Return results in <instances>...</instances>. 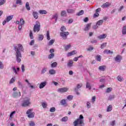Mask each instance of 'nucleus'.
<instances>
[{"mask_svg": "<svg viewBox=\"0 0 126 126\" xmlns=\"http://www.w3.org/2000/svg\"><path fill=\"white\" fill-rule=\"evenodd\" d=\"M68 67H72L73 66V61L69 60L67 63Z\"/></svg>", "mask_w": 126, "mask_h": 126, "instance_id": "obj_11", "label": "nucleus"}, {"mask_svg": "<svg viewBox=\"0 0 126 126\" xmlns=\"http://www.w3.org/2000/svg\"><path fill=\"white\" fill-rule=\"evenodd\" d=\"M46 38L48 41H50V40H51V36H50V32H49V31L47 32Z\"/></svg>", "mask_w": 126, "mask_h": 126, "instance_id": "obj_27", "label": "nucleus"}, {"mask_svg": "<svg viewBox=\"0 0 126 126\" xmlns=\"http://www.w3.org/2000/svg\"><path fill=\"white\" fill-rule=\"evenodd\" d=\"M12 96L14 98H18L21 96V93L19 91L15 92L13 93Z\"/></svg>", "mask_w": 126, "mask_h": 126, "instance_id": "obj_7", "label": "nucleus"}, {"mask_svg": "<svg viewBox=\"0 0 126 126\" xmlns=\"http://www.w3.org/2000/svg\"><path fill=\"white\" fill-rule=\"evenodd\" d=\"M81 87H82V84H78L77 85V87L75 88L74 91L77 95H80V93L78 92V89H80Z\"/></svg>", "mask_w": 126, "mask_h": 126, "instance_id": "obj_6", "label": "nucleus"}, {"mask_svg": "<svg viewBox=\"0 0 126 126\" xmlns=\"http://www.w3.org/2000/svg\"><path fill=\"white\" fill-rule=\"evenodd\" d=\"M15 82V77H12L10 80L9 83L11 84Z\"/></svg>", "mask_w": 126, "mask_h": 126, "instance_id": "obj_42", "label": "nucleus"}, {"mask_svg": "<svg viewBox=\"0 0 126 126\" xmlns=\"http://www.w3.org/2000/svg\"><path fill=\"white\" fill-rule=\"evenodd\" d=\"M87 108H88V109H90V108H91V103H90V102L89 101L87 102Z\"/></svg>", "mask_w": 126, "mask_h": 126, "instance_id": "obj_48", "label": "nucleus"}, {"mask_svg": "<svg viewBox=\"0 0 126 126\" xmlns=\"http://www.w3.org/2000/svg\"><path fill=\"white\" fill-rule=\"evenodd\" d=\"M32 109H29L26 112L27 115H30V114H31V113H33L32 112Z\"/></svg>", "mask_w": 126, "mask_h": 126, "instance_id": "obj_54", "label": "nucleus"}, {"mask_svg": "<svg viewBox=\"0 0 126 126\" xmlns=\"http://www.w3.org/2000/svg\"><path fill=\"white\" fill-rule=\"evenodd\" d=\"M74 11H75V10L73 9H67V12L68 13H74Z\"/></svg>", "mask_w": 126, "mask_h": 126, "instance_id": "obj_24", "label": "nucleus"}, {"mask_svg": "<svg viewBox=\"0 0 126 126\" xmlns=\"http://www.w3.org/2000/svg\"><path fill=\"white\" fill-rule=\"evenodd\" d=\"M90 27H91V23L87 24L84 29V31H88V30H89L90 29Z\"/></svg>", "mask_w": 126, "mask_h": 126, "instance_id": "obj_17", "label": "nucleus"}, {"mask_svg": "<svg viewBox=\"0 0 126 126\" xmlns=\"http://www.w3.org/2000/svg\"><path fill=\"white\" fill-rule=\"evenodd\" d=\"M14 50L16 52L15 56L17 63H21V58H22L21 52H23V51H24V49H23V46H22V45L18 44L17 46H14Z\"/></svg>", "mask_w": 126, "mask_h": 126, "instance_id": "obj_1", "label": "nucleus"}, {"mask_svg": "<svg viewBox=\"0 0 126 126\" xmlns=\"http://www.w3.org/2000/svg\"><path fill=\"white\" fill-rule=\"evenodd\" d=\"M124 9V6H121L120 8L118 9V11L121 12Z\"/></svg>", "mask_w": 126, "mask_h": 126, "instance_id": "obj_64", "label": "nucleus"}, {"mask_svg": "<svg viewBox=\"0 0 126 126\" xmlns=\"http://www.w3.org/2000/svg\"><path fill=\"white\" fill-rule=\"evenodd\" d=\"M107 46V42L103 43L101 45L100 48L101 49H104L105 47Z\"/></svg>", "mask_w": 126, "mask_h": 126, "instance_id": "obj_47", "label": "nucleus"}, {"mask_svg": "<svg viewBox=\"0 0 126 126\" xmlns=\"http://www.w3.org/2000/svg\"><path fill=\"white\" fill-rule=\"evenodd\" d=\"M54 57H55V54L54 53H51V54H50L48 56V59H49L50 60H51V59H53V58H54Z\"/></svg>", "mask_w": 126, "mask_h": 126, "instance_id": "obj_44", "label": "nucleus"}, {"mask_svg": "<svg viewBox=\"0 0 126 126\" xmlns=\"http://www.w3.org/2000/svg\"><path fill=\"white\" fill-rule=\"evenodd\" d=\"M117 78L119 81H123V78L120 76H118Z\"/></svg>", "mask_w": 126, "mask_h": 126, "instance_id": "obj_60", "label": "nucleus"}, {"mask_svg": "<svg viewBox=\"0 0 126 126\" xmlns=\"http://www.w3.org/2000/svg\"><path fill=\"white\" fill-rule=\"evenodd\" d=\"M39 13L40 14H47V11L45 10H40Z\"/></svg>", "mask_w": 126, "mask_h": 126, "instance_id": "obj_28", "label": "nucleus"}, {"mask_svg": "<svg viewBox=\"0 0 126 126\" xmlns=\"http://www.w3.org/2000/svg\"><path fill=\"white\" fill-rule=\"evenodd\" d=\"M40 29H41V26L40 25V23L36 22L35 24L33 26V32H39L40 31Z\"/></svg>", "mask_w": 126, "mask_h": 126, "instance_id": "obj_4", "label": "nucleus"}, {"mask_svg": "<svg viewBox=\"0 0 126 126\" xmlns=\"http://www.w3.org/2000/svg\"><path fill=\"white\" fill-rule=\"evenodd\" d=\"M122 34L123 35L126 34V25L124 26L122 29Z\"/></svg>", "mask_w": 126, "mask_h": 126, "instance_id": "obj_23", "label": "nucleus"}, {"mask_svg": "<svg viewBox=\"0 0 126 126\" xmlns=\"http://www.w3.org/2000/svg\"><path fill=\"white\" fill-rule=\"evenodd\" d=\"M84 13V11H83V10H82L77 14V15H78V16H80V15H82Z\"/></svg>", "mask_w": 126, "mask_h": 126, "instance_id": "obj_40", "label": "nucleus"}, {"mask_svg": "<svg viewBox=\"0 0 126 126\" xmlns=\"http://www.w3.org/2000/svg\"><path fill=\"white\" fill-rule=\"evenodd\" d=\"M34 43H35V40H32L30 42V46H33V44H34Z\"/></svg>", "mask_w": 126, "mask_h": 126, "instance_id": "obj_62", "label": "nucleus"}, {"mask_svg": "<svg viewBox=\"0 0 126 126\" xmlns=\"http://www.w3.org/2000/svg\"><path fill=\"white\" fill-rule=\"evenodd\" d=\"M70 47H71L70 44L66 45V46H65V48H64L65 50V51H68V50H69V48H70Z\"/></svg>", "mask_w": 126, "mask_h": 126, "instance_id": "obj_46", "label": "nucleus"}, {"mask_svg": "<svg viewBox=\"0 0 126 126\" xmlns=\"http://www.w3.org/2000/svg\"><path fill=\"white\" fill-rule=\"evenodd\" d=\"M49 74H51V75H54V74H56V70L54 69H51L49 71Z\"/></svg>", "mask_w": 126, "mask_h": 126, "instance_id": "obj_26", "label": "nucleus"}, {"mask_svg": "<svg viewBox=\"0 0 126 126\" xmlns=\"http://www.w3.org/2000/svg\"><path fill=\"white\" fill-rule=\"evenodd\" d=\"M31 99L29 98H27L25 99H24L21 104V106H22V107H24V108L26 107H29V106H30L31 105Z\"/></svg>", "mask_w": 126, "mask_h": 126, "instance_id": "obj_2", "label": "nucleus"}, {"mask_svg": "<svg viewBox=\"0 0 126 126\" xmlns=\"http://www.w3.org/2000/svg\"><path fill=\"white\" fill-rule=\"evenodd\" d=\"M42 106L43 108H47V104H46V103H45V102L42 103Z\"/></svg>", "mask_w": 126, "mask_h": 126, "instance_id": "obj_61", "label": "nucleus"}, {"mask_svg": "<svg viewBox=\"0 0 126 126\" xmlns=\"http://www.w3.org/2000/svg\"><path fill=\"white\" fill-rule=\"evenodd\" d=\"M68 90V88H62L58 89V92L60 93H65V92H67Z\"/></svg>", "mask_w": 126, "mask_h": 126, "instance_id": "obj_8", "label": "nucleus"}, {"mask_svg": "<svg viewBox=\"0 0 126 126\" xmlns=\"http://www.w3.org/2000/svg\"><path fill=\"white\" fill-rule=\"evenodd\" d=\"M55 43V39H51L50 40V41L48 42V46H52L53 44Z\"/></svg>", "mask_w": 126, "mask_h": 126, "instance_id": "obj_30", "label": "nucleus"}, {"mask_svg": "<svg viewBox=\"0 0 126 126\" xmlns=\"http://www.w3.org/2000/svg\"><path fill=\"white\" fill-rule=\"evenodd\" d=\"M106 37H107V34L105 33L97 36L98 39H99V40H102V39H105V38Z\"/></svg>", "mask_w": 126, "mask_h": 126, "instance_id": "obj_15", "label": "nucleus"}, {"mask_svg": "<svg viewBox=\"0 0 126 126\" xmlns=\"http://www.w3.org/2000/svg\"><path fill=\"white\" fill-rule=\"evenodd\" d=\"M46 85H47V82L46 81L41 82V83H40V84L39 86V88L40 89H42V88H44V87H45V86H46Z\"/></svg>", "mask_w": 126, "mask_h": 126, "instance_id": "obj_10", "label": "nucleus"}, {"mask_svg": "<svg viewBox=\"0 0 126 126\" xmlns=\"http://www.w3.org/2000/svg\"><path fill=\"white\" fill-rule=\"evenodd\" d=\"M104 53L105 54H113V51H111V50H105L104 51Z\"/></svg>", "mask_w": 126, "mask_h": 126, "instance_id": "obj_43", "label": "nucleus"}, {"mask_svg": "<svg viewBox=\"0 0 126 126\" xmlns=\"http://www.w3.org/2000/svg\"><path fill=\"white\" fill-rule=\"evenodd\" d=\"M30 37L31 38V39H33L34 36H33V33L32 32H30Z\"/></svg>", "mask_w": 126, "mask_h": 126, "instance_id": "obj_56", "label": "nucleus"}, {"mask_svg": "<svg viewBox=\"0 0 126 126\" xmlns=\"http://www.w3.org/2000/svg\"><path fill=\"white\" fill-rule=\"evenodd\" d=\"M97 42V40L93 39L91 41V43H92V44H96Z\"/></svg>", "mask_w": 126, "mask_h": 126, "instance_id": "obj_59", "label": "nucleus"}, {"mask_svg": "<svg viewBox=\"0 0 126 126\" xmlns=\"http://www.w3.org/2000/svg\"><path fill=\"white\" fill-rule=\"evenodd\" d=\"M73 98V96L71 95H68L67 97V100H69V101H71V100H72V98Z\"/></svg>", "mask_w": 126, "mask_h": 126, "instance_id": "obj_51", "label": "nucleus"}, {"mask_svg": "<svg viewBox=\"0 0 126 126\" xmlns=\"http://www.w3.org/2000/svg\"><path fill=\"white\" fill-rule=\"evenodd\" d=\"M43 39H44V35H43V34H39L38 36L39 41H42Z\"/></svg>", "mask_w": 126, "mask_h": 126, "instance_id": "obj_35", "label": "nucleus"}, {"mask_svg": "<svg viewBox=\"0 0 126 126\" xmlns=\"http://www.w3.org/2000/svg\"><path fill=\"white\" fill-rule=\"evenodd\" d=\"M6 0H1L0 1V5H2V4H4L5 3V1Z\"/></svg>", "mask_w": 126, "mask_h": 126, "instance_id": "obj_55", "label": "nucleus"}, {"mask_svg": "<svg viewBox=\"0 0 126 126\" xmlns=\"http://www.w3.org/2000/svg\"><path fill=\"white\" fill-rule=\"evenodd\" d=\"M102 59V57H101V56L99 55H98L97 56H96V60L97 61V62H101V59Z\"/></svg>", "mask_w": 126, "mask_h": 126, "instance_id": "obj_34", "label": "nucleus"}, {"mask_svg": "<svg viewBox=\"0 0 126 126\" xmlns=\"http://www.w3.org/2000/svg\"><path fill=\"white\" fill-rule=\"evenodd\" d=\"M113 90V88H108L106 90V93H110Z\"/></svg>", "mask_w": 126, "mask_h": 126, "instance_id": "obj_33", "label": "nucleus"}, {"mask_svg": "<svg viewBox=\"0 0 126 126\" xmlns=\"http://www.w3.org/2000/svg\"><path fill=\"white\" fill-rule=\"evenodd\" d=\"M46 71H47V68L46 67L43 68L41 70V74H44V73H45Z\"/></svg>", "mask_w": 126, "mask_h": 126, "instance_id": "obj_52", "label": "nucleus"}, {"mask_svg": "<svg viewBox=\"0 0 126 126\" xmlns=\"http://www.w3.org/2000/svg\"><path fill=\"white\" fill-rule=\"evenodd\" d=\"M60 30L62 32H64V31H66V29L64 26H63L61 28Z\"/></svg>", "mask_w": 126, "mask_h": 126, "instance_id": "obj_36", "label": "nucleus"}, {"mask_svg": "<svg viewBox=\"0 0 126 126\" xmlns=\"http://www.w3.org/2000/svg\"><path fill=\"white\" fill-rule=\"evenodd\" d=\"M12 69L13 72L14 73H15V74H18L17 72H18V71H19V70H20V68L19 67H17L16 69V68H15V66L12 67Z\"/></svg>", "mask_w": 126, "mask_h": 126, "instance_id": "obj_13", "label": "nucleus"}, {"mask_svg": "<svg viewBox=\"0 0 126 126\" xmlns=\"http://www.w3.org/2000/svg\"><path fill=\"white\" fill-rule=\"evenodd\" d=\"M32 15L35 19H38V17H39V16H38V12L36 11H33Z\"/></svg>", "mask_w": 126, "mask_h": 126, "instance_id": "obj_18", "label": "nucleus"}, {"mask_svg": "<svg viewBox=\"0 0 126 126\" xmlns=\"http://www.w3.org/2000/svg\"><path fill=\"white\" fill-rule=\"evenodd\" d=\"M93 50H94V47H93V46H89V48H87V51L90 52L91 51H93Z\"/></svg>", "mask_w": 126, "mask_h": 126, "instance_id": "obj_38", "label": "nucleus"}, {"mask_svg": "<svg viewBox=\"0 0 126 126\" xmlns=\"http://www.w3.org/2000/svg\"><path fill=\"white\" fill-rule=\"evenodd\" d=\"M21 68H22V72H24L25 71V66H24V65L23 64L22 65Z\"/></svg>", "mask_w": 126, "mask_h": 126, "instance_id": "obj_57", "label": "nucleus"}, {"mask_svg": "<svg viewBox=\"0 0 126 126\" xmlns=\"http://www.w3.org/2000/svg\"><path fill=\"white\" fill-rule=\"evenodd\" d=\"M20 23L21 25H24V23H25V21H24V20H23V19H21L20 20Z\"/></svg>", "mask_w": 126, "mask_h": 126, "instance_id": "obj_50", "label": "nucleus"}, {"mask_svg": "<svg viewBox=\"0 0 126 126\" xmlns=\"http://www.w3.org/2000/svg\"><path fill=\"white\" fill-rule=\"evenodd\" d=\"M30 126H35V123L33 121H31L30 123Z\"/></svg>", "mask_w": 126, "mask_h": 126, "instance_id": "obj_63", "label": "nucleus"}, {"mask_svg": "<svg viewBox=\"0 0 126 126\" xmlns=\"http://www.w3.org/2000/svg\"><path fill=\"white\" fill-rule=\"evenodd\" d=\"M16 4H20V5H22V0H16Z\"/></svg>", "mask_w": 126, "mask_h": 126, "instance_id": "obj_39", "label": "nucleus"}, {"mask_svg": "<svg viewBox=\"0 0 126 126\" xmlns=\"http://www.w3.org/2000/svg\"><path fill=\"white\" fill-rule=\"evenodd\" d=\"M67 120H68V118L67 117H64L61 119V121L62 122H67Z\"/></svg>", "mask_w": 126, "mask_h": 126, "instance_id": "obj_41", "label": "nucleus"}, {"mask_svg": "<svg viewBox=\"0 0 126 126\" xmlns=\"http://www.w3.org/2000/svg\"><path fill=\"white\" fill-rule=\"evenodd\" d=\"M68 35H69V32H60V36L63 38V40H66Z\"/></svg>", "mask_w": 126, "mask_h": 126, "instance_id": "obj_5", "label": "nucleus"}, {"mask_svg": "<svg viewBox=\"0 0 126 126\" xmlns=\"http://www.w3.org/2000/svg\"><path fill=\"white\" fill-rule=\"evenodd\" d=\"M109 5H111V3H110V2H106L102 5L101 7H102L103 8H105L107 7H109Z\"/></svg>", "mask_w": 126, "mask_h": 126, "instance_id": "obj_14", "label": "nucleus"}, {"mask_svg": "<svg viewBox=\"0 0 126 126\" xmlns=\"http://www.w3.org/2000/svg\"><path fill=\"white\" fill-rule=\"evenodd\" d=\"M50 112H51V113H54V112H56V108L51 107L50 109Z\"/></svg>", "mask_w": 126, "mask_h": 126, "instance_id": "obj_49", "label": "nucleus"}, {"mask_svg": "<svg viewBox=\"0 0 126 126\" xmlns=\"http://www.w3.org/2000/svg\"><path fill=\"white\" fill-rule=\"evenodd\" d=\"M104 22V21L103 20H100L99 21H97L96 23V25H98V26H100L103 24V23Z\"/></svg>", "mask_w": 126, "mask_h": 126, "instance_id": "obj_25", "label": "nucleus"}, {"mask_svg": "<svg viewBox=\"0 0 126 126\" xmlns=\"http://www.w3.org/2000/svg\"><path fill=\"white\" fill-rule=\"evenodd\" d=\"M98 69L101 71H104V70H106V66L105 65L99 66L98 67Z\"/></svg>", "mask_w": 126, "mask_h": 126, "instance_id": "obj_20", "label": "nucleus"}, {"mask_svg": "<svg viewBox=\"0 0 126 126\" xmlns=\"http://www.w3.org/2000/svg\"><path fill=\"white\" fill-rule=\"evenodd\" d=\"M28 118H30V119H31L32 118H34V113H31L30 114H28Z\"/></svg>", "mask_w": 126, "mask_h": 126, "instance_id": "obj_37", "label": "nucleus"}, {"mask_svg": "<svg viewBox=\"0 0 126 126\" xmlns=\"http://www.w3.org/2000/svg\"><path fill=\"white\" fill-rule=\"evenodd\" d=\"M61 16H63V17H66V11L63 10L61 12Z\"/></svg>", "mask_w": 126, "mask_h": 126, "instance_id": "obj_22", "label": "nucleus"}, {"mask_svg": "<svg viewBox=\"0 0 126 126\" xmlns=\"http://www.w3.org/2000/svg\"><path fill=\"white\" fill-rule=\"evenodd\" d=\"M115 99V95H110L108 97V100L111 101Z\"/></svg>", "mask_w": 126, "mask_h": 126, "instance_id": "obj_29", "label": "nucleus"}, {"mask_svg": "<svg viewBox=\"0 0 126 126\" xmlns=\"http://www.w3.org/2000/svg\"><path fill=\"white\" fill-rule=\"evenodd\" d=\"M16 112L15 111H12L10 114V119H12V117H13V115L14 114H15Z\"/></svg>", "mask_w": 126, "mask_h": 126, "instance_id": "obj_53", "label": "nucleus"}, {"mask_svg": "<svg viewBox=\"0 0 126 126\" xmlns=\"http://www.w3.org/2000/svg\"><path fill=\"white\" fill-rule=\"evenodd\" d=\"M86 88H89V90H91V85H90V83L87 82L86 83Z\"/></svg>", "mask_w": 126, "mask_h": 126, "instance_id": "obj_31", "label": "nucleus"}, {"mask_svg": "<svg viewBox=\"0 0 126 126\" xmlns=\"http://www.w3.org/2000/svg\"><path fill=\"white\" fill-rule=\"evenodd\" d=\"M12 18H13V15L8 16L6 18L7 22H9L10 20H12Z\"/></svg>", "mask_w": 126, "mask_h": 126, "instance_id": "obj_19", "label": "nucleus"}, {"mask_svg": "<svg viewBox=\"0 0 126 126\" xmlns=\"http://www.w3.org/2000/svg\"><path fill=\"white\" fill-rule=\"evenodd\" d=\"M113 110V106L109 105L107 108L106 112H111Z\"/></svg>", "mask_w": 126, "mask_h": 126, "instance_id": "obj_21", "label": "nucleus"}, {"mask_svg": "<svg viewBox=\"0 0 126 126\" xmlns=\"http://www.w3.org/2000/svg\"><path fill=\"white\" fill-rule=\"evenodd\" d=\"M115 61L116 62V63H120L121 61H122V56L117 55L115 58Z\"/></svg>", "mask_w": 126, "mask_h": 126, "instance_id": "obj_9", "label": "nucleus"}, {"mask_svg": "<svg viewBox=\"0 0 126 126\" xmlns=\"http://www.w3.org/2000/svg\"><path fill=\"white\" fill-rule=\"evenodd\" d=\"M83 116L82 115H80L79 116V118L77 119L73 122L74 126H76L79 124L80 125H82L83 124Z\"/></svg>", "mask_w": 126, "mask_h": 126, "instance_id": "obj_3", "label": "nucleus"}, {"mask_svg": "<svg viewBox=\"0 0 126 126\" xmlns=\"http://www.w3.org/2000/svg\"><path fill=\"white\" fill-rule=\"evenodd\" d=\"M3 64L2 62L0 61V69H3Z\"/></svg>", "mask_w": 126, "mask_h": 126, "instance_id": "obj_58", "label": "nucleus"}, {"mask_svg": "<svg viewBox=\"0 0 126 126\" xmlns=\"http://www.w3.org/2000/svg\"><path fill=\"white\" fill-rule=\"evenodd\" d=\"M58 65V63L57 62H54L51 64V67H56Z\"/></svg>", "mask_w": 126, "mask_h": 126, "instance_id": "obj_45", "label": "nucleus"}, {"mask_svg": "<svg viewBox=\"0 0 126 126\" xmlns=\"http://www.w3.org/2000/svg\"><path fill=\"white\" fill-rule=\"evenodd\" d=\"M26 8H27L28 10H30L31 9L30 8V6L29 5V2H27L26 3Z\"/></svg>", "mask_w": 126, "mask_h": 126, "instance_id": "obj_32", "label": "nucleus"}, {"mask_svg": "<svg viewBox=\"0 0 126 126\" xmlns=\"http://www.w3.org/2000/svg\"><path fill=\"white\" fill-rule=\"evenodd\" d=\"M61 105L64 106V107H67V103H66V99H62L60 102Z\"/></svg>", "mask_w": 126, "mask_h": 126, "instance_id": "obj_12", "label": "nucleus"}, {"mask_svg": "<svg viewBox=\"0 0 126 126\" xmlns=\"http://www.w3.org/2000/svg\"><path fill=\"white\" fill-rule=\"evenodd\" d=\"M58 18H59V15L58 14V13H56L53 16L52 19H55V22L54 23H56V22L58 21Z\"/></svg>", "mask_w": 126, "mask_h": 126, "instance_id": "obj_16", "label": "nucleus"}]
</instances>
